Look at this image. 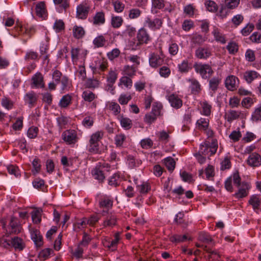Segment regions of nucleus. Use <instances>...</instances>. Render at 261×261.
Segmentation results:
<instances>
[{"instance_id":"nucleus-1","label":"nucleus","mask_w":261,"mask_h":261,"mask_svg":"<svg viewBox=\"0 0 261 261\" xmlns=\"http://www.w3.org/2000/svg\"><path fill=\"white\" fill-rule=\"evenodd\" d=\"M217 148V141L215 139H213L211 144L207 142H204L201 144L199 152L204 155H209L211 156L216 152Z\"/></svg>"},{"instance_id":"nucleus-2","label":"nucleus","mask_w":261,"mask_h":261,"mask_svg":"<svg viewBox=\"0 0 261 261\" xmlns=\"http://www.w3.org/2000/svg\"><path fill=\"white\" fill-rule=\"evenodd\" d=\"M194 68L195 71L199 73L203 79H208L213 74L214 71L209 64H195Z\"/></svg>"},{"instance_id":"nucleus-3","label":"nucleus","mask_w":261,"mask_h":261,"mask_svg":"<svg viewBox=\"0 0 261 261\" xmlns=\"http://www.w3.org/2000/svg\"><path fill=\"white\" fill-rule=\"evenodd\" d=\"M61 138L67 145H74L79 140L77 132L71 129L64 131L62 133Z\"/></svg>"},{"instance_id":"nucleus-4","label":"nucleus","mask_w":261,"mask_h":261,"mask_svg":"<svg viewBox=\"0 0 261 261\" xmlns=\"http://www.w3.org/2000/svg\"><path fill=\"white\" fill-rule=\"evenodd\" d=\"M164 58L162 48L160 47L159 55L155 53L151 54L149 60L150 65L153 68H156L162 65L164 61Z\"/></svg>"},{"instance_id":"nucleus-5","label":"nucleus","mask_w":261,"mask_h":261,"mask_svg":"<svg viewBox=\"0 0 261 261\" xmlns=\"http://www.w3.org/2000/svg\"><path fill=\"white\" fill-rule=\"evenodd\" d=\"M30 85L33 89L44 88V77L41 72H37L32 76Z\"/></svg>"},{"instance_id":"nucleus-6","label":"nucleus","mask_w":261,"mask_h":261,"mask_svg":"<svg viewBox=\"0 0 261 261\" xmlns=\"http://www.w3.org/2000/svg\"><path fill=\"white\" fill-rule=\"evenodd\" d=\"M90 9V7L87 3H82L78 5L76 8V17L81 19H86Z\"/></svg>"},{"instance_id":"nucleus-7","label":"nucleus","mask_w":261,"mask_h":261,"mask_svg":"<svg viewBox=\"0 0 261 261\" xmlns=\"http://www.w3.org/2000/svg\"><path fill=\"white\" fill-rule=\"evenodd\" d=\"M211 55V49L206 46H200L198 47L195 53V57L199 59H207Z\"/></svg>"},{"instance_id":"nucleus-8","label":"nucleus","mask_w":261,"mask_h":261,"mask_svg":"<svg viewBox=\"0 0 261 261\" xmlns=\"http://www.w3.org/2000/svg\"><path fill=\"white\" fill-rule=\"evenodd\" d=\"M38 96L36 93L33 91L27 93L24 96V101L30 108L34 107L37 103Z\"/></svg>"},{"instance_id":"nucleus-9","label":"nucleus","mask_w":261,"mask_h":261,"mask_svg":"<svg viewBox=\"0 0 261 261\" xmlns=\"http://www.w3.org/2000/svg\"><path fill=\"white\" fill-rule=\"evenodd\" d=\"M238 192L236 193L234 196L237 198H243L246 197L249 193V190L250 188L249 184L246 182H243L239 187Z\"/></svg>"},{"instance_id":"nucleus-10","label":"nucleus","mask_w":261,"mask_h":261,"mask_svg":"<svg viewBox=\"0 0 261 261\" xmlns=\"http://www.w3.org/2000/svg\"><path fill=\"white\" fill-rule=\"evenodd\" d=\"M247 163L251 167H258L261 165V156L256 152L251 153L248 158Z\"/></svg>"},{"instance_id":"nucleus-11","label":"nucleus","mask_w":261,"mask_h":261,"mask_svg":"<svg viewBox=\"0 0 261 261\" xmlns=\"http://www.w3.org/2000/svg\"><path fill=\"white\" fill-rule=\"evenodd\" d=\"M104 165L97 166L92 171V174L94 178L98 180L99 182H102L105 178L104 175Z\"/></svg>"},{"instance_id":"nucleus-12","label":"nucleus","mask_w":261,"mask_h":261,"mask_svg":"<svg viewBox=\"0 0 261 261\" xmlns=\"http://www.w3.org/2000/svg\"><path fill=\"white\" fill-rule=\"evenodd\" d=\"M190 83V88L191 93L193 94L197 95L200 93L202 89L199 82L195 79H191L188 80Z\"/></svg>"},{"instance_id":"nucleus-13","label":"nucleus","mask_w":261,"mask_h":261,"mask_svg":"<svg viewBox=\"0 0 261 261\" xmlns=\"http://www.w3.org/2000/svg\"><path fill=\"white\" fill-rule=\"evenodd\" d=\"M108 66V63L106 60L101 59L97 61L96 65L92 68L93 72L100 73V72L106 70Z\"/></svg>"},{"instance_id":"nucleus-14","label":"nucleus","mask_w":261,"mask_h":261,"mask_svg":"<svg viewBox=\"0 0 261 261\" xmlns=\"http://www.w3.org/2000/svg\"><path fill=\"white\" fill-rule=\"evenodd\" d=\"M137 38L139 44L147 43L150 39V36L146 30L143 28L139 30Z\"/></svg>"},{"instance_id":"nucleus-15","label":"nucleus","mask_w":261,"mask_h":261,"mask_svg":"<svg viewBox=\"0 0 261 261\" xmlns=\"http://www.w3.org/2000/svg\"><path fill=\"white\" fill-rule=\"evenodd\" d=\"M113 199L109 197H103L101 198L99 201V205L100 208L106 209L108 211L113 206Z\"/></svg>"},{"instance_id":"nucleus-16","label":"nucleus","mask_w":261,"mask_h":261,"mask_svg":"<svg viewBox=\"0 0 261 261\" xmlns=\"http://www.w3.org/2000/svg\"><path fill=\"white\" fill-rule=\"evenodd\" d=\"M168 99L171 106L173 108L178 109L182 105L181 99L176 94H171L168 96Z\"/></svg>"},{"instance_id":"nucleus-17","label":"nucleus","mask_w":261,"mask_h":261,"mask_svg":"<svg viewBox=\"0 0 261 261\" xmlns=\"http://www.w3.org/2000/svg\"><path fill=\"white\" fill-rule=\"evenodd\" d=\"M238 79L234 75L228 76L225 80V86L230 91H233L237 87L236 81Z\"/></svg>"},{"instance_id":"nucleus-18","label":"nucleus","mask_w":261,"mask_h":261,"mask_svg":"<svg viewBox=\"0 0 261 261\" xmlns=\"http://www.w3.org/2000/svg\"><path fill=\"white\" fill-rule=\"evenodd\" d=\"M146 23L149 28L153 30L159 29L163 24L162 20L159 18H155L152 20L150 18H147L146 20Z\"/></svg>"},{"instance_id":"nucleus-19","label":"nucleus","mask_w":261,"mask_h":261,"mask_svg":"<svg viewBox=\"0 0 261 261\" xmlns=\"http://www.w3.org/2000/svg\"><path fill=\"white\" fill-rule=\"evenodd\" d=\"M212 34L217 42H220L221 44H225L226 42L225 35L221 32L219 29L214 27Z\"/></svg>"},{"instance_id":"nucleus-20","label":"nucleus","mask_w":261,"mask_h":261,"mask_svg":"<svg viewBox=\"0 0 261 261\" xmlns=\"http://www.w3.org/2000/svg\"><path fill=\"white\" fill-rule=\"evenodd\" d=\"M32 239L35 243L36 247H40L43 245V239L40 231L37 229L34 230L31 233Z\"/></svg>"},{"instance_id":"nucleus-21","label":"nucleus","mask_w":261,"mask_h":261,"mask_svg":"<svg viewBox=\"0 0 261 261\" xmlns=\"http://www.w3.org/2000/svg\"><path fill=\"white\" fill-rule=\"evenodd\" d=\"M105 21V13L103 11H99L93 16L92 22L94 25H101L104 24Z\"/></svg>"},{"instance_id":"nucleus-22","label":"nucleus","mask_w":261,"mask_h":261,"mask_svg":"<svg viewBox=\"0 0 261 261\" xmlns=\"http://www.w3.org/2000/svg\"><path fill=\"white\" fill-rule=\"evenodd\" d=\"M119 239L120 234L119 232H117L114 235V239L112 240L111 241H106L104 245L109 249H111L112 251H114L116 249Z\"/></svg>"},{"instance_id":"nucleus-23","label":"nucleus","mask_w":261,"mask_h":261,"mask_svg":"<svg viewBox=\"0 0 261 261\" xmlns=\"http://www.w3.org/2000/svg\"><path fill=\"white\" fill-rule=\"evenodd\" d=\"M11 247H13L15 249L22 250L24 247V244L23 240L17 237H14L11 241Z\"/></svg>"},{"instance_id":"nucleus-24","label":"nucleus","mask_w":261,"mask_h":261,"mask_svg":"<svg viewBox=\"0 0 261 261\" xmlns=\"http://www.w3.org/2000/svg\"><path fill=\"white\" fill-rule=\"evenodd\" d=\"M259 76V73L253 70L247 71L244 74V78L248 83H251Z\"/></svg>"},{"instance_id":"nucleus-25","label":"nucleus","mask_w":261,"mask_h":261,"mask_svg":"<svg viewBox=\"0 0 261 261\" xmlns=\"http://www.w3.org/2000/svg\"><path fill=\"white\" fill-rule=\"evenodd\" d=\"M9 225L11 229V233H18L20 232V227L18 225V220L16 218L12 217Z\"/></svg>"},{"instance_id":"nucleus-26","label":"nucleus","mask_w":261,"mask_h":261,"mask_svg":"<svg viewBox=\"0 0 261 261\" xmlns=\"http://www.w3.org/2000/svg\"><path fill=\"white\" fill-rule=\"evenodd\" d=\"M249 203L252 206L253 210H258L260 204V199L256 195H252L248 201Z\"/></svg>"},{"instance_id":"nucleus-27","label":"nucleus","mask_w":261,"mask_h":261,"mask_svg":"<svg viewBox=\"0 0 261 261\" xmlns=\"http://www.w3.org/2000/svg\"><path fill=\"white\" fill-rule=\"evenodd\" d=\"M107 106L108 109L111 111L114 115H118L120 114L121 112V108L117 103L113 101H109L108 102Z\"/></svg>"},{"instance_id":"nucleus-28","label":"nucleus","mask_w":261,"mask_h":261,"mask_svg":"<svg viewBox=\"0 0 261 261\" xmlns=\"http://www.w3.org/2000/svg\"><path fill=\"white\" fill-rule=\"evenodd\" d=\"M118 119L120 122L121 126L125 129H129L132 127V121L129 118L120 116L118 117Z\"/></svg>"},{"instance_id":"nucleus-29","label":"nucleus","mask_w":261,"mask_h":261,"mask_svg":"<svg viewBox=\"0 0 261 261\" xmlns=\"http://www.w3.org/2000/svg\"><path fill=\"white\" fill-rule=\"evenodd\" d=\"M221 80L218 77H214L209 81L210 89L215 93L218 88Z\"/></svg>"},{"instance_id":"nucleus-30","label":"nucleus","mask_w":261,"mask_h":261,"mask_svg":"<svg viewBox=\"0 0 261 261\" xmlns=\"http://www.w3.org/2000/svg\"><path fill=\"white\" fill-rule=\"evenodd\" d=\"M85 32L82 27L75 25L73 28V36L77 38L80 39L82 38L85 35Z\"/></svg>"},{"instance_id":"nucleus-31","label":"nucleus","mask_w":261,"mask_h":261,"mask_svg":"<svg viewBox=\"0 0 261 261\" xmlns=\"http://www.w3.org/2000/svg\"><path fill=\"white\" fill-rule=\"evenodd\" d=\"M123 22L122 18L118 16H112L111 18V25L114 28H120Z\"/></svg>"},{"instance_id":"nucleus-32","label":"nucleus","mask_w":261,"mask_h":261,"mask_svg":"<svg viewBox=\"0 0 261 261\" xmlns=\"http://www.w3.org/2000/svg\"><path fill=\"white\" fill-rule=\"evenodd\" d=\"M42 210L40 208L36 209L32 212V218L34 223H39L41 220Z\"/></svg>"},{"instance_id":"nucleus-33","label":"nucleus","mask_w":261,"mask_h":261,"mask_svg":"<svg viewBox=\"0 0 261 261\" xmlns=\"http://www.w3.org/2000/svg\"><path fill=\"white\" fill-rule=\"evenodd\" d=\"M45 3L41 2L37 4L36 6V13L37 16L39 17H43V15L45 13Z\"/></svg>"},{"instance_id":"nucleus-34","label":"nucleus","mask_w":261,"mask_h":261,"mask_svg":"<svg viewBox=\"0 0 261 261\" xmlns=\"http://www.w3.org/2000/svg\"><path fill=\"white\" fill-rule=\"evenodd\" d=\"M87 224V218H84L74 223V230L76 231H79L80 230L85 228Z\"/></svg>"},{"instance_id":"nucleus-35","label":"nucleus","mask_w":261,"mask_h":261,"mask_svg":"<svg viewBox=\"0 0 261 261\" xmlns=\"http://www.w3.org/2000/svg\"><path fill=\"white\" fill-rule=\"evenodd\" d=\"M209 125V120L203 118H201L197 121V127L200 130H205L207 128Z\"/></svg>"},{"instance_id":"nucleus-36","label":"nucleus","mask_w":261,"mask_h":261,"mask_svg":"<svg viewBox=\"0 0 261 261\" xmlns=\"http://www.w3.org/2000/svg\"><path fill=\"white\" fill-rule=\"evenodd\" d=\"M103 136V133L102 131H97L93 134L90 137L89 142L98 143L99 141L102 139Z\"/></svg>"},{"instance_id":"nucleus-37","label":"nucleus","mask_w":261,"mask_h":261,"mask_svg":"<svg viewBox=\"0 0 261 261\" xmlns=\"http://www.w3.org/2000/svg\"><path fill=\"white\" fill-rule=\"evenodd\" d=\"M241 114V112L230 110L226 114L227 120L228 121L231 122L238 119L240 117Z\"/></svg>"},{"instance_id":"nucleus-38","label":"nucleus","mask_w":261,"mask_h":261,"mask_svg":"<svg viewBox=\"0 0 261 261\" xmlns=\"http://www.w3.org/2000/svg\"><path fill=\"white\" fill-rule=\"evenodd\" d=\"M137 189L141 194L147 193L150 190V187L148 183L143 182L141 184L137 185Z\"/></svg>"},{"instance_id":"nucleus-39","label":"nucleus","mask_w":261,"mask_h":261,"mask_svg":"<svg viewBox=\"0 0 261 261\" xmlns=\"http://www.w3.org/2000/svg\"><path fill=\"white\" fill-rule=\"evenodd\" d=\"M205 251L209 254L208 256L210 258L215 261H219L220 255L217 251L212 250L211 249L207 248V246H205Z\"/></svg>"},{"instance_id":"nucleus-40","label":"nucleus","mask_w":261,"mask_h":261,"mask_svg":"<svg viewBox=\"0 0 261 261\" xmlns=\"http://www.w3.org/2000/svg\"><path fill=\"white\" fill-rule=\"evenodd\" d=\"M205 6L206 9L211 12H215L218 9V6L216 3L211 0H207L205 2Z\"/></svg>"},{"instance_id":"nucleus-41","label":"nucleus","mask_w":261,"mask_h":261,"mask_svg":"<svg viewBox=\"0 0 261 261\" xmlns=\"http://www.w3.org/2000/svg\"><path fill=\"white\" fill-rule=\"evenodd\" d=\"M201 106L202 108V114L207 116L210 115L211 113L212 106L206 101H204L201 102Z\"/></svg>"},{"instance_id":"nucleus-42","label":"nucleus","mask_w":261,"mask_h":261,"mask_svg":"<svg viewBox=\"0 0 261 261\" xmlns=\"http://www.w3.org/2000/svg\"><path fill=\"white\" fill-rule=\"evenodd\" d=\"M82 97L85 101L91 102L96 98L97 96L91 91L87 90L83 92Z\"/></svg>"},{"instance_id":"nucleus-43","label":"nucleus","mask_w":261,"mask_h":261,"mask_svg":"<svg viewBox=\"0 0 261 261\" xmlns=\"http://www.w3.org/2000/svg\"><path fill=\"white\" fill-rule=\"evenodd\" d=\"M164 163L169 170L172 171L175 168V162L172 158H166L164 159Z\"/></svg>"},{"instance_id":"nucleus-44","label":"nucleus","mask_w":261,"mask_h":261,"mask_svg":"<svg viewBox=\"0 0 261 261\" xmlns=\"http://www.w3.org/2000/svg\"><path fill=\"white\" fill-rule=\"evenodd\" d=\"M188 240L187 235L184 234L182 236L179 234H175L170 237V240L173 243H180L186 241Z\"/></svg>"},{"instance_id":"nucleus-45","label":"nucleus","mask_w":261,"mask_h":261,"mask_svg":"<svg viewBox=\"0 0 261 261\" xmlns=\"http://www.w3.org/2000/svg\"><path fill=\"white\" fill-rule=\"evenodd\" d=\"M71 100V97L69 95L67 94L64 95L62 97L60 101V106L62 108H66L70 104Z\"/></svg>"},{"instance_id":"nucleus-46","label":"nucleus","mask_w":261,"mask_h":261,"mask_svg":"<svg viewBox=\"0 0 261 261\" xmlns=\"http://www.w3.org/2000/svg\"><path fill=\"white\" fill-rule=\"evenodd\" d=\"M116 217L115 215L111 214L110 215L106 220L103 222V226H112L116 224Z\"/></svg>"},{"instance_id":"nucleus-47","label":"nucleus","mask_w":261,"mask_h":261,"mask_svg":"<svg viewBox=\"0 0 261 261\" xmlns=\"http://www.w3.org/2000/svg\"><path fill=\"white\" fill-rule=\"evenodd\" d=\"M123 72L125 75L132 77L135 75L136 69L133 66L126 65L124 67Z\"/></svg>"},{"instance_id":"nucleus-48","label":"nucleus","mask_w":261,"mask_h":261,"mask_svg":"<svg viewBox=\"0 0 261 261\" xmlns=\"http://www.w3.org/2000/svg\"><path fill=\"white\" fill-rule=\"evenodd\" d=\"M119 179L120 175L118 173L114 174L109 180V185L115 187H117L119 185Z\"/></svg>"},{"instance_id":"nucleus-49","label":"nucleus","mask_w":261,"mask_h":261,"mask_svg":"<svg viewBox=\"0 0 261 261\" xmlns=\"http://www.w3.org/2000/svg\"><path fill=\"white\" fill-rule=\"evenodd\" d=\"M106 42V40L102 35L97 37L93 40V44L97 47L103 46Z\"/></svg>"},{"instance_id":"nucleus-50","label":"nucleus","mask_w":261,"mask_h":261,"mask_svg":"<svg viewBox=\"0 0 261 261\" xmlns=\"http://www.w3.org/2000/svg\"><path fill=\"white\" fill-rule=\"evenodd\" d=\"M53 252V250L50 248H46L42 250L39 254V257L42 260H45Z\"/></svg>"},{"instance_id":"nucleus-51","label":"nucleus","mask_w":261,"mask_h":261,"mask_svg":"<svg viewBox=\"0 0 261 261\" xmlns=\"http://www.w3.org/2000/svg\"><path fill=\"white\" fill-rule=\"evenodd\" d=\"M126 139V136L122 134L117 135L115 137V144L117 147L122 146L123 142Z\"/></svg>"},{"instance_id":"nucleus-52","label":"nucleus","mask_w":261,"mask_h":261,"mask_svg":"<svg viewBox=\"0 0 261 261\" xmlns=\"http://www.w3.org/2000/svg\"><path fill=\"white\" fill-rule=\"evenodd\" d=\"M33 170L32 172L34 174H36L40 172L41 169L40 161L39 159L36 158L32 162Z\"/></svg>"},{"instance_id":"nucleus-53","label":"nucleus","mask_w":261,"mask_h":261,"mask_svg":"<svg viewBox=\"0 0 261 261\" xmlns=\"http://www.w3.org/2000/svg\"><path fill=\"white\" fill-rule=\"evenodd\" d=\"M140 144L143 149H147L152 146L153 141L150 138H146L141 141Z\"/></svg>"},{"instance_id":"nucleus-54","label":"nucleus","mask_w":261,"mask_h":261,"mask_svg":"<svg viewBox=\"0 0 261 261\" xmlns=\"http://www.w3.org/2000/svg\"><path fill=\"white\" fill-rule=\"evenodd\" d=\"M77 76L82 81L85 80L86 77V72L84 65H80L76 71Z\"/></svg>"},{"instance_id":"nucleus-55","label":"nucleus","mask_w":261,"mask_h":261,"mask_svg":"<svg viewBox=\"0 0 261 261\" xmlns=\"http://www.w3.org/2000/svg\"><path fill=\"white\" fill-rule=\"evenodd\" d=\"M229 138L234 142H238L242 137V134L240 130H233L229 136Z\"/></svg>"},{"instance_id":"nucleus-56","label":"nucleus","mask_w":261,"mask_h":261,"mask_svg":"<svg viewBox=\"0 0 261 261\" xmlns=\"http://www.w3.org/2000/svg\"><path fill=\"white\" fill-rule=\"evenodd\" d=\"M141 14V11L137 8L132 9L129 11L128 16L130 19L138 18Z\"/></svg>"},{"instance_id":"nucleus-57","label":"nucleus","mask_w":261,"mask_h":261,"mask_svg":"<svg viewBox=\"0 0 261 261\" xmlns=\"http://www.w3.org/2000/svg\"><path fill=\"white\" fill-rule=\"evenodd\" d=\"M240 0H225V6L227 7V8L232 9L236 8L239 3Z\"/></svg>"},{"instance_id":"nucleus-58","label":"nucleus","mask_w":261,"mask_h":261,"mask_svg":"<svg viewBox=\"0 0 261 261\" xmlns=\"http://www.w3.org/2000/svg\"><path fill=\"white\" fill-rule=\"evenodd\" d=\"M251 118L253 121H255L261 120V105L255 110Z\"/></svg>"},{"instance_id":"nucleus-59","label":"nucleus","mask_w":261,"mask_h":261,"mask_svg":"<svg viewBox=\"0 0 261 261\" xmlns=\"http://www.w3.org/2000/svg\"><path fill=\"white\" fill-rule=\"evenodd\" d=\"M179 50V47L177 44L172 42L169 47V54L172 56H175L177 54Z\"/></svg>"},{"instance_id":"nucleus-60","label":"nucleus","mask_w":261,"mask_h":261,"mask_svg":"<svg viewBox=\"0 0 261 261\" xmlns=\"http://www.w3.org/2000/svg\"><path fill=\"white\" fill-rule=\"evenodd\" d=\"M38 128L36 126L31 127L28 130V136L31 139L35 138L38 135Z\"/></svg>"},{"instance_id":"nucleus-61","label":"nucleus","mask_w":261,"mask_h":261,"mask_svg":"<svg viewBox=\"0 0 261 261\" xmlns=\"http://www.w3.org/2000/svg\"><path fill=\"white\" fill-rule=\"evenodd\" d=\"M227 49L231 54H234L238 50V45L234 42H231L228 43L227 46Z\"/></svg>"},{"instance_id":"nucleus-62","label":"nucleus","mask_w":261,"mask_h":261,"mask_svg":"<svg viewBox=\"0 0 261 261\" xmlns=\"http://www.w3.org/2000/svg\"><path fill=\"white\" fill-rule=\"evenodd\" d=\"M115 11L117 13L122 12L124 9V5L119 1L113 3Z\"/></svg>"},{"instance_id":"nucleus-63","label":"nucleus","mask_w":261,"mask_h":261,"mask_svg":"<svg viewBox=\"0 0 261 261\" xmlns=\"http://www.w3.org/2000/svg\"><path fill=\"white\" fill-rule=\"evenodd\" d=\"M2 105L8 110L11 109L13 106V102L10 99L4 97L2 99Z\"/></svg>"},{"instance_id":"nucleus-64","label":"nucleus","mask_w":261,"mask_h":261,"mask_svg":"<svg viewBox=\"0 0 261 261\" xmlns=\"http://www.w3.org/2000/svg\"><path fill=\"white\" fill-rule=\"evenodd\" d=\"M192 41L194 44L200 45L205 42V39L202 35L195 34L192 37Z\"/></svg>"}]
</instances>
